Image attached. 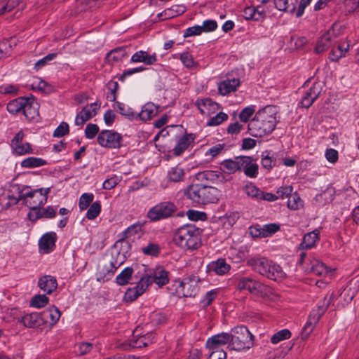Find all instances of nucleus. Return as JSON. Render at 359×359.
Here are the masks:
<instances>
[{
	"label": "nucleus",
	"mask_w": 359,
	"mask_h": 359,
	"mask_svg": "<svg viewBox=\"0 0 359 359\" xmlns=\"http://www.w3.org/2000/svg\"><path fill=\"white\" fill-rule=\"evenodd\" d=\"M244 190L248 196L259 199L262 191L259 190L256 186L252 184H248L245 187Z\"/></svg>",
	"instance_id": "obj_62"
},
{
	"label": "nucleus",
	"mask_w": 359,
	"mask_h": 359,
	"mask_svg": "<svg viewBox=\"0 0 359 359\" xmlns=\"http://www.w3.org/2000/svg\"><path fill=\"white\" fill-rule=\"evenodd\" d=\"M127 49L126 46H120L112 49L107 54L106 60L110 63L121 62L128 56Z\"/></svg>",
	"instance_id": "obj_29"
},
{
	"label": "nucleus",
	"mask_w": 359,
	"mask_h": 359,
	"mask_svg": "<svg viewBox=\"0 0 359 359\" xmlns=\"http://www.w3.org/2000/svg\"><path fill=\"white\" fill-rule=\"evenodd\" d=\"M27 102V97H19L10 101L7 104V110L12 114H16L23 111L25 104Z\"/></svg>",
	"instance_id": "obj_35"
},
{
	"label": "nucleus",
	"mask_w": 359,
	"mask_h": 359,
	"mask_svg": "<svg viewBox=\"0 0 359 359\" xmlns=\"http://www.w3.org/2000/svg\"><path fill=\"white\" fill-rule=\"evenodd\" d=\"M291 337V332L287 329H283L275 333L271 338V341L273 344H276L280 341L288 339Z\"/></svg>",
	"instance_id": "obj_50"
},
{
	"label": "nucleus",
	"mask_w": 359,
	"mask_h": 359,
	"mask_svg": "<svg viewBox=\"0 0 359 359\" xmlns=\"http://www.w3.org/2000/svg\"><path fill=\"white\" fill-rule=\"evenodd\" d=\"M184 194L193 203L204 205L217 203L220 196V191L216 187L198 183L188 186Z\"/></svg>",
	"instance_id": "obj_5"
},
{
	"label": "nucleus",
	"mask_w": 359,
	"mask_h": 359,
	"mask_svg": "<svg viewBox=\"0 0 359 359\" xmlns=\"http://www.w3.org/2000/svg\"><path fill=\"white\" fill-rule=\"evenodd\" d=\"M142 226L143 224L140 223V222L130 226L122 233L123 236L121 238H120V240H124L126 238L135 235L142 231Z\"/></svg>",
	"instance_id": "obj_48"
},
{
	"label": "nucleus",
	"mask_w": 359,
	"mask_h": 359,
	"mask_svg": "<svg viewBox=\"0 0 359 359\" xmlns=\"http://www.w3.org/2000/svg\"><path fill=\"white\" fill-rule=\"evenodd\" d=\"M255 106L251 105L244 108L239 114V118L242 122H248L250 116L255 113Z\"/></svg>",
	"instance_id": "obj_59"
},
{
	"label": "nucleus",
	"mask_w": 359,
	"mask_h": 359,
	"mask_svg": "<svg viewBox=\"0 0 359 359\" xmlns=\"http://www.w3.org/2000/svg\"><path fill=\"white\" fill-rule=\"evenodd\" d=\"M185 175L184 170L179 165L171 168L167 174L169 181L180 182L183 180Z\"/></svg>",
	"instance_id": "obj_38"
},
{
	"label": "nucleus",
	"mask_w": 359,
	"mask_h": 359,
	"mask_svg": "<svg viewBox=\"0 0 359 359\" xmlns=\"http://www.w3.org/2000/svg\"><path fill=\"white\" fill-rule=\"evenodd\" d=\"M246 265L255 273L274 281H280L285 277L282 267L266 257H250L247 259Z\"/></svg>",
	"instance_id": "obj_3"
},
{
	"label": "nucleus",
	"mask_w": 359,
	"mask_h": 359,
	"mask_svg": "<svg viewBox=\"0 0 359 359\" xmlns=\"http://www.w3.org/2000/svg\"><path fill=\"white\" fill-rule=\"evenodd\" d=\"M251 156H241L240 170L250 178H256L259 174V165Z\"/></svg>",
	"instance_id": "obj_12"
},
{
	"label": "nucleus",
	"mask_w": 359,
	"mask_h": 359,
	"mask_svg": "<svg viewBox=\"0 0 359 359\" xmlns=\"http://www.w3.org/2000/svg\"><path fill=\"white\" fill-rule=\"evenodd\" d=\"M203 32L202 27L201 25H195L193 27H188L184 32L183 36L184 38L200 35Z\"/></svg>",
	"instance_id": "obj_64"
},
{
	"label": "nucleus",
	"mask_w": 359,
	"mask_h": 359,
	"mask_svg": "<svg viewBox=\"0 0 359 359\" xmlns=\"http://www.w3.org/2000/svg\"><path fill=\"white\" fill-rule=\"evenodd\" d=\"M229 333L227 332H222L215 335L212 336L211 337L208 338L205 347L208 350H215V351H219V350H223L222 348V346L228 344L229 345Z\"/></svg>",
	"instance_id": "obj_15"
},
{
	"label": "nucleus",
	"mask_w": 359,
	"mask_h": 359,
	"mask_svg": "<svg viewBox=\"0 0 359 359\" xmlns=\"http://www.w3.org/2000/svg\"><path fill=\"white\" fill-rule=\"evenodd\" d=\"M149 343H151L149 337L144 335L137 339H132L128 344H123V348L124 350H128L130 348H140L147 346Z\"/></svg>",
	"instance_id": "obj_36"
},
{
	"label": "nucleus",
	"mask_w": 359,
	"mask_h": 359,
	"mask_svg": "<svg viewBox=\"0 0 359 359\" xmlns=\"http://www.w3.org/2000/svg\"><path fill=\"white\" fill-rule=\"evenodd\" d=\"M38 286L46 294H51L57 287V281L54 276L46 275L39 278Z\"/></svg>",
	"instance_id": "obj_23"
},
{
	"label": "nucleus",
	"mask_w": 359,
	"mask_h": 359,
	"mask_svg": "<svg viewBox=\"0 0 359 359\" xmlns=\"http://www.w3.org/2000/svg\"><path fill=\"white\" fill-rule=\"evenodd\" d=\"M133 269L132 267L125 268L116 278V283L118 285H125L129 283L132 278Z\"/></svg>",
	"instance_id": "obj_41"
},
{
	"label": "nucleus",
	"mask_w": 359,
	"mask_h": 359,
	"mask_svg": "<svg viewBox=\"0 0 359 359\" xmlns=\"http://www.w3.org/2000/svg\"><path fill=\"white\" fill-rule=\"evenodd\" d=\"M319 235L320 231L318 229H315L311 232L306 233L299 245V248L302 250L312 248L316 245V243L319 241Z\"/></svg>",
	"instance_id": "obj_28"
},
{
	"label": "nucleus",
	"mask_w": 359,
	"mask_h": 359,
	"mask_svg": "<svg viewBox=\"0 0 359 359\" xmlns=\"http://www.w3.org/2000/svg\"><path fill=\"white\" fill-rule=\"evenodd\" d=\"M302 206V201L300 196L297 193H291V195L288 197L287 207L291 210H298Z\"/></svg>",
	"instance_id": "obj_49"
},
{
	"label": "nucleus",
	"mask_w": 359,
	"mask_h": 359,
	"mask_svg": "<svg viewBox=\"0 0 359 359\" xmlns=\"http://www.w3.org/2000/svg\"><path fill=\"white\" fill-rule=\"evenodd\" d=\"M241 156H236L234 158L225 159L220 163L223 171L228 174H234L240 170V159Z\"/></svg>",
	"instance_id": "obj_31"
},
{
	"label": "nucleus",
	"mask_w": 359,
	"mask_h": 359,
	"mask_svg": "<svg viewBox=\"0 0 359 359\" xmlns=\"http://www.w3.org/2000/svg\"><path fill=\"white\" fill-rule=\"evenodd\" d=\"M255 6H248L245 7L243 11V16L247 20H255V21H261L262 17L260 13L256 14Z\"/></svg>",
	"instance_id": "obj_47"
},
{
	"label": "nucleus",
	"mask_w": 359,
	"mask_h": 359,
	"mask_svg": "<svg viewBox=\"0 0 359 359\" xmlns=\"http://www.w3.org/2000/svg\"><path fill=\"white\" fill-rule=\"evenodd\" d=\"M187 11L186 6L182 4L173 5L170 8L165 9L162 13L158 15L161 20L171 19L182 15Z\"/></svg>",
	"instance_id": "obj_21"
},
{
	"label": "nucleus",
	"mask_w": 359,
	"mask_h": 359,
	"mask_svg": "<svg viewBox=\"0 0 359 359\" xmlns=\"http://www.w3.org/2000/svg\"><path fill=\"white\" fill-rule=\"evenodd\" d=\"M98 108L95 107L92 110L83 108L82 110L77 114L75 118V125L83 126L86 121L91 119L97 114V109Z\"/></svg>",
	"instance_id": "obj_34"
},
{
	"label": "nucleus",
	"mask_w": 359,
	"mask_h": 359,
	"mask_svg": "<svg viewBox=\"0 0 359 359\" xmlns=\"http://www.w3.org/2000/svg\"><path fill=\"white\" fill-rule=\"evenodd\" d=\"M56 57H57V53H55L48 54L46 56L40 59L35 63L34 69L36 71H38L41 67H44L48 63V62L53 60Z\"/></svg>",
	"instance_id": "obj_61"
},
{
	"label": "nucleus",
	"mask_w": 359,
	"mask_h": 359,
	"mask_svg": "<svg viewBox=\"0 0 359 359\" xmlns=\"http://www.w3.org/2000/svg\"><path fill=\"white\" fill-rule=\"evenodd\" d=\"M99 126L95 123H88L85 129V136L88 139H93L97 135H98Z\"/></svg>",
	"instance_id": "obj_56"
},
{
	"label": "nucleus",
	"mask_w": 359,
	"mask_h": 359,
	"mask_svg": "<svg viewBox=\"0 0 359 359\" xmlns=\"http://www.w3.org/2000/svg\"><path fill=\"white\" fill-rule=\"evenodd\" d=\"M69 133V127L67 123L62 122L54 130L53 137H62Z\"/></svg>",
	"instance_id": "obj_57"
},
{
	"label": "nucleus",
	"mask_w": 359,
	"mask_h": 359,
	"mask_svg": "<svg viewBox=\"0 0 359 359\" xmlns=\"http://www.w3.org/2000/svg\"><path fill=\"white\" fill-rule=\"evenodd\" d=\"M240 85V80L237 79H227L221 82L218 86L219 92L222 95H226L236 90Z\"/></svg>",
	"instance_id": "obj_32"
},
{
	"label": "nucleus",
	"mask_w": 359,
	"mask_h": 359,
	"mask_svg": "<svg viewBox=\"0 0 359 359\" xmlns=\"http://www.w3.org/2000/svg\"><path fill=\"white\" fill-rule=\"evenodd\" d=\"M195 179L198 182H224L226 181L224 175L219 170H206L198 172L195 175Z\"/></svg>",
	"instance_id": "obj_13"
},
{
	"label": "nucleus",
	"mask_w": 359,
	"mask_h": 359,
	"mask_svg": "<svg viewBox=\"0 0 359 359\" xmlns=\"http://www.w3.org/2000/svg\"><path fill=\"white\" fill-rule=\"evenodd\" d=\"M46 164V160L36 157H28L21 162V166L26 168H38Z\"/></svg>",
	"instance_id": "obj_39"
},
{
	"label": "nucleus",
	"mask_w": 359,
	"mask_h": 359,
	"mask_svg": "<svg viewBox=\"0 0 359 359\" xmlns=\"http://www.w3.org/2000/svg\"><path fill=\"white\" fill-rule=\"evenodd\" d=\"M334 26L335 24H333L328 30L318 38L314 48L315 53L320 54L327 50L336 41L338 35Z\"/></svg>",
	"instance_id": "obj_10"
},
{
	"label": "nucleus",
	"mask_w": 359,
	"mask_h": 359,
	"mask_svg": "<svg viewBox=\"0 0 359 359\" xmlns=\"http://www.w3.org/2000/svg\"><path fill=\"white\" fill-rule=\"evenodd\" d=\"M149 276H151L152 283H156L158 287H163L169 282V272L162 266H156Z\"/></svg>",
	"instance_id": "obj_20"
},
{
	"label": "nucleus",
	"mask_w": 359,
	"mask_h": 359,
	"mask_svg": "<svg viewBox=\"0 0 359 359\" xmlns=\"http://www.w3.org/2000/svg\"><path fill=\"white\" fill-rule=\"evenodd\" d=\"M152 283L151 276L145 274L140 278L135 286L137 292L142 295Z\"/></svg>",
	"instance_id": "obj_42"
},
{
	"label": "nucleus",
	"mask_w": 359,
	"mask_h": 359,
	"mask_svg": "<svg viewBox=\"0 0 359 359\" xmlns=\"http://www.w3.org/2000/svg\"><path fill=\"white\" fill-rule=\"evenodd\" d=\"M118 112L128 120H137V113L135 112L132 108L121 102H116Z\"/></svg>",
	"instance_id": "obj_40"
},
{
	"label": "nucleus",
	"mask_w": 359,
	"mask_h": 359,
	"mask_svg": "<svg viewBox=\"0 0 359 359\" xmlns=\"http://www.w3.org/2000/svg\"><path fill=\"white\" fill-rule=\"evenodd\" d=\"M195 287H192V285L189 281H181L180 285L177 287L175 292L180 297H194L196 294Z\"/></svg>",
	"instance_id": "obj_33"
},
{
	"label": "nucleus",
	"mask_w": 359,
	"mask_h": 359,
	"mask_svg": "<svg viewBox=\"0 0 359 359\" xmlns=\"http://www.w3.org/2000/svg\"><path fill=\"white\" fill-rule=\"evenodd\" d=\"M177 210V208L174 203L163 201L151 208L147 213V217L155 222L173 217Z\"/></svg>",
	"instance_id": "obj_7"
},
{
	"label": "nucleus",
	"mask_w": 359,
	"mask_h": 359,
	"mask_svg": "<svg viewBox=\"0 0 359 359\" xmlns=\"http://www.w3.org/2000/svg\"><path fill=\"white\" fill-rule=\"evenodd\" d=\"M57 235L55 232H48L43 234L39 241V247L43 253H49L54 250Z\"/></svg>",
	"instance_id": "obj_18"
},
{
	"label": "nucleus",
	"mask_w": 359,
	"mask_h": 359,
	"mask_svg": "<svg viewBox=\"0 0 359 359\" xmlns=\"http://www.w3.org/2000/svg\"><path fill=\"white\" fill-rule=\"evenodd\" d=\"M280 229V225L275 223L267 224L262 226V237L271 236Z\"/></svg>",
	"instance_id": "obj_53"
},
{
	"label": "nucleus",
	"mask_w": 359,
	"mask_h": 359,
	"mask_svg": "<svg viewBox=\"0 0 359 359\" xmlns=\"http://www.w3.org/2000/svg\"><path fill=\"white\" fill-rule=\"evenodd\" d=\"M97 143L102 147L120 149L124 146L123 136L113 130H103L98 133Z\"/></svg>",
	"instance_id": "obj_8"
},
{
	"label": "nucleus",
	"mask_w": 359,
	"mask_h": 359,
	"mask_svg": "<svg viewBox=\"0 0 359 359\" xmlns=\"http://www.w3.org/2000/svg\"><path fill=\"white\" fill-rule=\"evenodd\" d=\"M57 214L56 208L49 205L46 208L42 206L38 208L34 211H30L27 214V217L31 222H36L39 219H53Z\"/></svg>",
	"instance_id": "obj_14"
},
{
	"label": "nucleus",
	"mask_w": 359,
	"mask_h": 359,
	"mask_svg": "<svg viewBox=\"0 0 359 359\" xmlns=\"http://www.w3.org/2000/svg\"><path fill=\"white\" fill-rule=\"evenodd\" d=\"M142 251L145 255L157 257L161 253V248L158 243H149L142 248Z\"/></svg>",
	"instance_id": "obj_44"
},
{
	"label": "nucleus",
	"mask_w": 359,
	"mask_h": 359,
	"mask_svg": "<svg viewBox=\"0 0 359 359\" xmlns=\"http://www.w3.org/2000/svg\"><path fill=\"white\" fill-rule=\"evenodd\" d=\"M48 301L49 299L46 294H36L32 298L29 305L35 308H42L48 304Z\"/></svg>",
	"instance_id": "obj_45"
},
{
	"label": "nucleus",
	"mask_w": 359,
	"mask_h": 359,
	"mask_svg": "<svg viewBox=\"0 0 359 359\" xmlns=\"http://www.w3.org/2000/svg\"><path fill=\"white\" fill-rule=\"evenodd\" d=\"M236 288L240 290H248L250 294H258L262 293L266 286L253 278L252 276H244L237 274L236 276Z\"/></svg>",
	"instance_id": "obj_9"
},
{
	"label": "nucleus",
	"mask_w": 359,
	"mask_h": 359,
	"mask_svg": "<svg viewBox=\"0 0 359 359\" xmlns=\"http://www.w3.org/2000/svg\"><path fill=\"white\" fill-rule=\"evenodd\" d=\"M101 212V203L100 201H97L93 203L90 206L86 212V218L93 220L95 219Z\"/></svg>",
	"instance_id": "obj_46"
},
{
	"label": "nucleus",
	"mask_w": 359,
	"mask_h": 359,
	"mask_svg": "<svg viewBox=\"0 0 359 359\" xmlns=\"http://www.w3.org/2000/svg\"><path fill=\"white\" fill-rule=\"evenodd\" d=\"M323 90V86L320 82H314L313 85L304 92L301 101L298 104L299 107L309 108L318 98Z\"/></svg>",
	"instance_id": "obj_11"
},
{
	"label": "nucleus",
	"mask_w": 359,
	"mask_h": 359,
	"mask_svg": "<svg viewBox=\"0 0 359 359\" xmlns=\"http://www.w3.org/2000/svg\"><path fill=\"white\" fill-rule=\"evenodd\" d=\"M228 115L224 112H219L216 116L212 117L207 125L209 126H215L221 124L223 121L227 120Z\"/></svg>",
	"instance_id": "obj_58"
},
{
	"label": "nucleus",
	"mask_w": 359,
	"mask_h": 359,
	"mask_svg": "<svg viewBox=\"0 0 359 359\" xmlns=\"http://www.w3.org/2000/svg\"><path fill=\"white\" fill-rule=\"evenodd\" d=\"M303 269L307 273L320 276L326 275L328 273L327 267L318 259L311 260L309 264L304 266Z\"/></svg>",
	"instance_id": "obj_24"
},
{
	"label": "nucleus",
	"mask_w": 359,
	"mask_h": 359,
	"mask_svg": "<svg viewBox=\"0 0 359 359\" xmlns=\"http://www.w3.org/2000/svg\"><path fill=\"white\" fill-rule=\"evenodd\" d=\"M43 324L55 325L60 319L61 313L55 306L48 307L41 312Z\"/></svg>",
	"instance_id": "obj_22"
},
{
	"label": "nucleus",
	"mask_w": 359,
	"mask_h": 359,
	"mask_svg": "<svg viewBox=\"0 0 359 359\" xmlns=\"http://www.w3.org/2000/svg\"><path fill=\"white\" fill-rule=\"evenodd\" d=\"M157 61L156 53L149 55L147 51L139 50L135 53L130 59L131 62H143L147 65H151Z\"/></svg>",
	"instance_id": "obj_25"
},
{
	"label": "nucleus",
	"mask_w": 359,
	"mask_h": 359,
	"mask_svg": "<svg viewBox=\"0 0 359 359\" xmlns=\"http://www.w3.org/2000/svg\"><path fill=\"white\" fill-rule=\"evenodd\" d=\"M158 107L152 102L146 103L140 112L137 113V119L143 121L151 120L158 114Z\"/></svg>",
	"instance_id": "obj_26"
},
{
	"label": "nucleus",
	"mask_w": 359,
	"mask_h": 359,
	"mask_svg": "<svg viewBox=\"0 0 359 359\" xmlns=\"http://www.w3.org/2000/svg\"><path fill=\"white\" fill-rule=\"evenodd\" d=\"M202 229L193 224H185L176 229L173 236L175 245L185 250H196L201 245Z\"/></svg>",
	"instance_id": "obj_4"
},
{
	"label": "nucleus",
	"mask_w": 359,
	"mask_h": 359,
	"mask_svg": "<svg viewBox=\"0 0 359 359\" xmlns=\"http://www.w3.org/2000/svg\"><path fill=\"white\" fill-rule=\"evenodd\" d=\"M94 199V195L91 193H84L83 194L79 202V207L81 210H86L93 202Z\"/></svg>",
	"instance_id": "obj_51"
},
{
	"label": "nucleus",
	"mask_w": 359,
	"mask_h": 359,
	"mask_svg": "<svg viewBox=\"0 0 359 359\" xmlns=\"http://www.w3.org/2000/svg\"><path fill=\"white\" fill-rule=\"evenodd\" d=\"M174 58H180L184 67L188 69H192L197 66V62L194 61L193 56L188 52L180 54L179 57L175 55Z\"/></svg>",
	"instance_id": "obj_43"
},
{
	"label": "nucleus",
	"mask_w": 359,
	"mask_h": 359,
	"mask_svg": "<svg viewBox=\"0 0 359 359\" xmlns=\"http://www.w3.org/2000/svg\"><path fill=\"white\" fill-rule=\"evenodd\" d=\"M319 320V316H316L314 313H310L308 318V320L302 329V339H306L308 337V336L311 333L314 326L318 323Z\"/></svg>",
	"instance_id": "obj_37"
},
{
	"label": "nucleus",
	"mask_w": 359,
	"mask_h": 359,
	"mask_svg": "<svg viewBox=\"0 0 359 359\" xmlns=\"http://www.w3.org/2000/svg\"><path fill=\"white\" fill-rule=\"evenodd\" d=\"M195 136L193 134H187L182 136L177 142V145L173 149L175 156H180L194 142Z\"/></svg>",
	"instance_id": "obj_30"
},
{
	"label": "nucleus",
	"mask_w": 359,
	"mask_h": 359,
	"mask_svg": "<svg viewBox=\"0 0 359 359\" xmlns=\"http://www.w3.org/2000/svg\"><path fill=\"white\" fill-rule=\"evenodd\" d=\"M39 104L34 97H27V102L25 104L22 112L29 121H35L39 116Z\"/></svg>",
	"instance_id": "obj_17"
},
{
	"label": "nucleus",
	"mask_w": 359,
	"mask_h": 359,
	"mask_svg": "<svg viewBox=\"0 0 359 359\" xmlns=\"http://www.w3.org/2000/svg\"><path fill=\"white\" fill-rule=\"evenodd\" d=\"M210 271H214L217 275L223 276L226 274L231 269V266L226 263L225 259L219 258L208 264Z\"/></svg>",
	"instance_id": "obj_27"
},
{
	"label": "nucleus",
	"mask_w": 359,
	"mask_h": 359,
	"mask_svg": "<svg viewBox=\"0 0 359 359\" xmlns=\"http://www.w3.org/2000/svg\"><path fill=\"white\" fill-rule=\"evenodd\" d=\"M196 105L201 114L205 116H210L219 109V104L209 97L198 99Z\"/></svg>",
	"instance_id": "obj_16"
},
{
	"label": "nucleus",
	"mask_w": 359,
	"mask_h": 359,
	"mask_svg": "<svg viewBox=\"0 0 359 359\" xmlns=\"http://www.w3.org/2000/svg\"><path fill=\"white\" fill-rule=\"evenodd\" d=\"M76 353L79 355H85L89 353L94 348V344L90 342H82L78 345Z\"/></svg>",
	"instance_id": "obj_60"
},
{
	"label": "nucleus",
	"mask_w": 359,
	"mask_h": 359,
	"mask_svg": "<svg viewBox=\"0 0 359 359\" xmlns=\"http://www.w3.org/2000/svg\"><path fill=\"white\" fill-rule=\"evenodd\" d=\"M8 193L10 205H15L22 201L23 204L31 211H34L47 203V196L41 194V189H31L28 186L15 184L11 186Z\"/></svg>",
	"instance_id": "obj_2"
},
{
	"label": "nucleus",
	"mask_w": 359,
	"mask_h": 359,
	"mask_svg": "<svg viewBox=\"0 0 359 359\" xmlns=\"http://www.w3.org/2000/svg\"><path fill=\"white\" fill-rule=\"evenodd\" d=\"M15 152L19 155H23L32 152V149L29 143L22 144V142L13 147Z\"/></svg>",
	"instance_id": "obj_63"
},
{
	"label": "nucleus",
	"mask_w": 359,
	"mask_h": 359,
	"mask_svg": "<svg viewBox=\"0 0 359 359\" xmlns=\"http://www.w3.org/2000/svg\"><path fill=\"white\" fill-rule=\"evenodd\" d=\"M16 46V41L13 37L4 39L0 41V48L4 50V53L11 55L13 48Z\"/></svg>",
	"instance_id": "obj_52"
},
{
	"label": "nucleus",
	"mask_w": 359,
	"mask_h": 359,
	"mask_svg": "<svg viewBox=\"0 0 359 359\" xmlns=\"http://www.w3.org/2000/svg\"><path fill=\"white\" fill-rule=\"evenodd\" d=\"M277 109L268 105L259 109L248 124V130L252 136L262 137L271 134L278 123Z\"/></svg>",
	"instance_id": "obj_1"
},
{
	"label": "nucleus",
	"mask_w": 359,
	"mask_h": 359,
	"mask_svg": "<svg viewBox=\"0 0 359 359\" xmlns=\"http://www.w3.org/2000/svg\"><path fill=\"white\" fill-rule=\"evenodd\" d=\"M18 322L29 328H36L43 325L41 313L34 312L23 316Z\"/></svg>",
	"instance_id": "obj_19"
},
{
	"label": "nucleus",
	"mask_w": 359,
	"mask_h": 359,
	"mask_svg": "<svg viewBox=\"0 0 359 359\" xmlns=\"http://www.w3.org/2000/svg\"><path fill=\"white\" fill-rule=\"evenodd\" d=\"M109 92L107 94V99L110 102H114L116 99V91L118 88L117 81H110L107 85Z\"/></svg>",
	"instance_id": "obj_54"
},
{
	"label": "nucleus",
	"mask_w": 359,
	"mask_h": 359,
	"mask_svg": "<svg viewBox=\"0 0 359 359\" xmlns=\"http://www.w3.org/2000/svg\"><path fill=\"white\" fill-rule=\"evenodd\" d=\"M271 151H265L262 152V165L263 168L271 170L273 166H275V161H273L271 157L269 156Z\"/></svg>",
	"instance_id": "obj_55"
},
{
	"label": "nucleus",
	"mask_w": 359,
	"mask_h": 359,
	"mask_svg": "<svg viewBox=\"0 0 359 359\" xmlns=\"http://www.w3.org/2000/svg\"><path fill=\"white\" fill-rule=\"evenodd\" d=\"M229 348L231 350L241 351L249 349L253 346V335L247 327L240 325L235 327L229 333Z\"/></svg>",
	"instance_id": "obj_6"
}]
</instances>
